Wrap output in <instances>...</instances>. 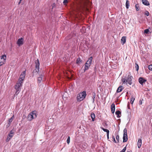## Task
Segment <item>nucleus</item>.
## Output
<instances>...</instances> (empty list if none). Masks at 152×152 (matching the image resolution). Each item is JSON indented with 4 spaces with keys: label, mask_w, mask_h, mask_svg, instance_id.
I'll return each instance as SVG.
<instances>
[{
    "label": "nucleus",
    "mask_w": 152,
    "mask_h": 152,
    "mask_svg": "<svg viewBox=\"0 0 152 152\" xmlns=\"http://www.w3.org/2000/svg\"><path fill=\"white\" fill-rule=\"evenodd\" d=\"M91 3L88 0H81L75 5L73 8L75 12L88 11L87 7H90Z\"/></svg>",
    "instance_id": "1"
},
{
    "label": "nucleus",
    "mask_w": 152,
    "mask_h": 152,
    "mask_svg": "<svg viewBox=\"0 0 152 152\" xmlns=\"http://www.w3.org/2000/svg\"><path fill=\"white\" fill-rule=\"evenodd\" d=\"M86 91H83L79 94L77 96V99L78 101H81L83 100L86 97Z\"/></svg>",
    "instance_id": "2"
},
{
    "label": "nucleus",
    "mask_w": 152,
    "mask_h": 152,
    "mask_svg": "<svg viewBox=\"0 0 152 152\" xmlns=\"http://www.w3.org/2000/svg\"><path fill=\"white\" fill-rule=\"evenodd\" d=\"M133 78L132 76L129 75L127 78L123 77L121 79V80L123 83H126V84H129L130 85L132 84V79Z\"/></svg>",
    "instance_id": "3"
},
{
    "label": "nucleus",
    "mask_w": 152,
    "mask_h": 152,
    "mask_svg": "<svg viewBox=\"0 0 152 152\" xmlns=\"http://www.w3.org/2000/svg\"><path fill=\"white\" fill-rule=\"evenodd\" d=\"M37 117V114L36 111H33L30 113L27 117V119L29 121H31L33 119Z\"/></svg>",
    "instance_id": "4"
},
{
    "label": "nucleus",
    "mask_w": 152,
    "mask_h": 152,
    "mask_svg": "<svg viewBox=\"0 0 152 152\" xmlns=\"http://www.w3.org/2000/svg\"><path fill=\"white\" fill-rule=\"evenodd\" d=\"M6 58L7 56L5 55H3L0 57V66L5 64Z\"/></svg>",
    "instance_id": "5"
},
{
    "label": "nucleus",
    "mask_w": 152,
    "mask_h": 152,
    "mask_svg": "<svg viewBox=\"0 0 152 152\" xmlns=\"http://www.w3.org/2000/svg\"><path fill=\"white\" fill-rule=\"evenodd\" d=\"M124 135L123 137V142H126L128 140L127 130L126 128H125L124 130Z\"/></svg>",
    "instance_id": "6"
},
{
    "label": "nucleus",
    "mask_w": 152,
    "mask_h": 152,
    "mask_svg": "<svg viewBox=\"0 0 152 152\" xmlns=\"http://www.w3.org/2000/svg\"><path fill=\"white\" fill-rule=\"evenodd\" d=\"M26 75V71H23L21 74L20 76L19 79L18 81H20L21 83H23V80Z\"/></svg>",
    "instance_id": "7"
},
{
    "label": "nucleus",
    "mask_w": 152,
    "mask_h": 152,
    "mask_svg": "<svg viewBox=\"0 0 152 152\" xmlns=\"http://www.w3.org/2000/svg\"><path fill=\"white\" fill-rule=\"evenodd\" d=\"M14 133L12 130H11L9 134L8 135L7 138L6 140V142H7L10 140L12 137L13 136Z\"/></svg>",
    "instance_id": "8"
},
{
    "label": "nucleus",
    "mask_w": 152,
    "mask_h": 152,
    "mask_svg": "<svg viewBox=\"0 0 152 152\" xmlns=\"http://www.w3.org/2000/svg\"><path fill=\"white\" fill-rule=\"evenodd\" d=\"M17 44H18L19 46L22 45L23 44V39L21 37L18 39L17 42Z\"/></svg>",
    "instance_id": "9"
},
{
    "label": "nucleus",
    "mask_w": 152,
    "mask_h": 152,
    "mask_svg": "<svg viewBox=\"0 0 152 152\" xmlns=\"http://www.w3.org/2000/svg\"><path fill=\"white\" fill-rule=\"evenodd\" d=\"M138 81L142 85H143V83H145L146 80L144 79L143 78L140 77L138 79Z\"/></svg>",
    "instance_id": "10"
},
{
    "label": "nucleus",
    "mask_w": 152,
    "mask_h": 152,
    "mask_svg": "<svg viewBox=\"0 0 152 152\" xmlns=\"http://www.w3.org/2000/svg\"><path fill=\"white\" fill-rule=\"evenodd\" d=\"M111 108L112 113H114L115 109V105L114 103L112 104L111 106Z\"/></svg>",
    "instance_id": "11"
},
{
    "label": "nucleus",
    "mask_w": 152,
    "mask_h": 152,
    "mask_svg": "<svg viewBox=\"0 0 152 152\" xmlns=\"http://www.w3.org/2000/svg\"><path fill=\"white\" fill-rule=\"evenodd\" d=\"M93 59V58L92 57H91L88 59V60L87 61L86 63V64H87L88 65H89L91 66L92 61Z\"/></svg>",
    "instance_id": "12"
},
{
    "label": "nucleus",
    "mask_w": 152,
    "mask_h": 152,
    "mask_svg": "<svg viewBox=\"0 0 152 152\" xmlns=\"http://www.w3.org/2000/svg\"><path fill=\"white\" fill-rule=\"evenodd\" d=\"M15 89L16 91L14 95V96H15L16 95L17 96L19 93L20 91L21 88H16L15 87Z\"/></svg>",
    "instance_id": "13"
},
{
    "label": "nucleus",
    "mask_w": 152,
    "mask_h": 152,
    "mask_svg": "<svg viewBox=\"0 0 152 152\" xmlns=\"http://www.w3.org/2000/svg\"><path fill=\"white\" fill-rule=\"evenodd\" d=\"M23 83H21L20 81H18V83H16L15 86V88H20V87L22 86Z\"/></svg>",
    "instance_id": "14"
},
{
    "label": "nucleus",
    "mask_w": 152,
    "mask_h": 152,
    "mask_svg": "<svg viewBox=\"0 0 152 152\" xmlns=\"http://www.w3.org/2000/svg\"><path fill=\"white\" fill-rule=\"evenodd\" d=\"M142 145V140L141 139H139L137 142V146L139 148H140Z\"/></svg>",
    "instance_id": "15"
},
{
    "label": "nucleus",
    "mask_w": 152,
    "mask_h": 152,
    "mask_svg": "<svg viewBox=\"0 0 152 152\" xmlns=\"http://www.w3.org/2000/svg\"><path fill=\"white\" fill-rule=\"evenodd\" d=\"M43 75H40L38 77V81L39 83H40L42 80Z\"/></svg>",
    "instance_id": "16"
},
{
    "label": "nucleus",
    "mask_w": 152,
    "mask_h": 152,
    "mask_svg": "<svg viewBox=\"0 0 152 152\" xmlns=\"http://www.w3.org/2000/svg\"><path fill=\"white\" fill-rule=\"evenodd\" d=\"M126 41V37H122L121 39V42L123 45H124Z\"/></svg>",
    "instance_id": "17"
},
{
    "label": "nucleus",
    "mask_w": 152,
    "mask_h": 152,
    "mask_svg": "<svg viewBox=\"0 0 152 152\" xmlns=\"http://www.w3.org/2000/svg\"><path fill=\"white\" fill-rule=\"evenodd\" d=\"M142 3L144 5L146 6H148L149 5V2L147 0H142Z\"/></svg>",
    "instance_id": "18"
},
{
    "label": "nucleus",
    "mask_w": 152,
    "mask_h": 152,
    "mask_svg": "<svg viewBox=\"0 0 152 152\" xmlns=\"http://www.w3.org/2000/svg\"><path fill=\"white\" fill-rule=\"evenodd\" d=\"M115 114L117 115V117L118 118L120 117L121 116L120 115H121V112L119 110H117L115 112Z\"/></svg>",
    "instance_id": "19"
},
{
    "label": "nucleus",
    "mask_w": 152,
    "mask_h": 152,
    "mask_svg": "<svg viewBox=\"0 0 152 152\" xmlns=\"http://www.w3.org/2000/svg\"><path fill=\"white\" fill-rule=\"evenodd\" d=\"M91 116L92 119V121H94L95 120V114L94 113H91Z\"/></svg>",
    "instance_id": "20"
},
{
    "label": "nucleus",
    "mask_w": 152,
    "mask_h": 152,
    "mask_svg": "<svg viewBox=\"0 0 152 152\" xmlns=\"http://www.w3.org/2000/svg\"><path fill=\"white\" fill-rule=\"evenodd\" d=\"M85 68L84 69V71L85 72L86 70H88L89 68L90 65H89L85 64Z\"/></svg>",
    "instance_id": "21"
},
{
    "label": "nucleus",
    "mask_w": 152,
    "mask_h": 152,
    "mask_svg": "<svg viewBox=\"0 0 152 152\" xmlns=\"http://www.w3.org/2000/svg\"><path fill=\"white\" fill-rule=\"evenodd\" d=\"M37 62L36 63V69H37L38 70H39V63L38 59L37 60Z\"/></svg>",
    "instance_id": "22"
},
{
    "label": "nucleus",
    "mask_w": 152,
    "mask_h": 152,
    "mask_svg": "<svg viewBox=\"0 0 152 152\" xmlns=\"http://www.w3.org/2000/svg\"><path fill=\"white\" fill-rule=\"evenodd\" d=\"M122 86H120L118 87L116 91L117 93H119L122 91L123 89V88H122Z\"/></svg>",
    "instance_id": "23"
},
{
    "label": "nucleus",
    "mask_w": 152,
    "mask_h": 152,
    "mask_svg": "<svg viewBox=\"0 0 152 152\" xmlns=\"http://www.w3.org/2000/svg\"><path fill=\"white\" fill-rule=\"evenodd\" d=\"M129 1L127 0L126 1V9H128L129 8Z\"/></svg>",
    "instance_id": "24"
},
{
    "label": "nucleus",
    "mask_w": 152,
    "mask_h": 152,
    "mask_svg": "<svg viewBox=\"0 0 152 152\" xmlns=\"http://www.w3.org/2000/svg\"><path fill=\"white\" fill-rule=\"evenodd\" d=\"M82 62V60L80 58H77L76 60V63L77 64H80Z\"/></svg>",
    "instance_id": "25"
},
{
    "label": "nucleus",
    "mask_w": 152,
    "mask_h": 152,
    "mask_svg": "<svg viewBox=\"0 0 152 152\" xmlns=\"http://www.w3.org/2000/svg\"><path fill=\"white\" fill-rule=\"evenodd\" d=\"M101 128L103 130V131L107 132V134L109 133V131L108 130L104 129L102 127H101Z\"/></svg>",
    "instance_id": "26"
},
{
    "label": "nucleus",
    "mask_w": 152,
    "mask_h": 152,
    "mask_svg": "<svg viewBox=\"0 0 152 152\" xmlns=\"http://www.w3.org/2000/svg\"><path fill=\"white\" fill-rule=\"evenodd\" d=\"M119 135L117 133L116 134V138L118 142H119Z\"/></svg>",
    "instance_id": "27"
},
{
    "label": "nucleus",
    "mask_w": 152,
    "mask_h": 152,
    "mask_svg": "<svg viewBox=\"0 0 152 152\" xmlns=\"http://www.w3.org/2000/svg\"><path fill=\"white\" fill-rule=\"evenodd\" d=\"M134 98L133 97H131L130 98V102L131 104H132L134 100Z\"/></svg>",
    "instance_id": "28"
},
{
    "label": "nucleus",
    "mask_w": 152,
    "mask_h": 152,
    "mask_svg": "<svg viewBox=\"0 0 152 152\" xmlns=\"http://www.w3.org/2000/svg\"><path fill=\"white\" fill-rule=\"evenodd\" d=\"M135 64V68L136 70L137 71H138L139 69V66H138V65L137 64Z\"/></svg>",
    "instance_id": "29"
},
{
    "label": "nucleus",
    "mask_w": 152,
    "mask_h": 152,
    "mask_svg": "<svg viewBox=\"0 0 152 152\" xmlns=\"http://www.w3.org/2000/svg\"><path fill=\"white\" fill-rule=\"evenodd\" d=\"M136 10L137 11H138L139 10L140 8L138 5L136 4L135 5Z\"/></svg>",
    "instance_id": "30"
},
{
    "label": "nucleus",
    "mask_w": 152,
    "mask_h": 152,
    "mask_svg": "<svg viewBox=\"0 0 152 152\" xmlns=\"http://www.w3.org/2000/svg\"><path fill=\"white\" fill-rule=\"evenodd\" d=\"M14 118V115H13L11 118L9 120V124H10L12 121L13 118Z\"/></svg>",
    "instance_id": "31"
},
{
    "label": "nucleus",
    "mask_w": 152,
    "mask_h": 152,
    "mask_svg": "<svg viewBox=\"0 0 152 152\" xmlns=\"http://www.w3.org/2000/svg\"><path fill=\"white\" fill-rule=\"evenodd\" d=\"M70 137L69 136L68 137L67 140V142L68 144H69V143L70 142Z\"/></svg>",
    "instance_id": "32"
},
{
    "label": "nucleus",
    "mask_w": 152,
    "mask_h": 152,
    "mask_svg": "<svg viewBox=\"0 0 152 152\" xmlns=\"http://www.w3.org/2000/svg\"><path fill=\"white\" fill-rule=\"evenodd\" d=\"M148 69L151 71H152V64L149 65L148 66Z\"/></svg>",
    "instance_id": "33"
},
{
    "label": "nucleus",
    "mask_w": 152,
    "mask_h": 152,
    "mask_svg": "<svg viewBox=\"0 0 152 152\" xmlns=\"http://www.w3.org/2000/svg\"><path fill=\"white\" fill-rule=\"evenodd\" d=\"M126 150V146H125L122 150L120 152H125Z\"/></svg>",
    "instance_id": "34"
},
{
    "label": "nucleus",
    "mask_w": 152,
    "mask_h": 152,
    "mask_svg": "<svg viewBox=\"0 0 152 152\" xmlns=\"http://www.w3.org/2000/svg\"><path fill=\"white\" fill-rule=\"evenodd\" d=\"M112 138L113 140V141L115 142V143H116L117 142L115 140V137H114V136L113 135L112 136Z\"/></svg>",
    "instance_id": "35"
},
{
    "label": "nucleus",
    "mask_w": 152,
    "mask_h": 152,
    "mask_svg": "<svg viewBox=\"0 0 152 152\" xmlns=\"http://www.w3.org/2000/svg\"><path fill=\"white\" fill-rule=\"evenodd\" d=\"M145 14L148 16L149 15V12L148 11H146L145 12Z\"/></svg>",
    "instance_id": "36"
},
{
    "label": "nucleus",
    "mask_w": 152,
    "mask_h": 152,
    "mask_svg": "<svg viewBox=\"0 0 152 152\" xmlns=\"http://www.w3.org/2000/svg\"><path fill=\"white\" fill-rule=\"evenodd\" d=\"M149 30L148 29H146L144 30V33L148 34V32Z\"/></svg>",
    "instance_id": "37"
},
{
    "label": "nucleus",
    "mask_w": 152,
    "mask_h": 152,
    "mask_svg": "<svg viewBox=\"0 0 152 152\" xmlns=\"http://www.w3.org/2000/svg\"><path fill=\"white\" fill-rule=\"evenodd\" d=\"M95 93L93 94V102H94V99H95Z\"/></svg>",
    "instance_id": "38"
},
{
    "label": "nucleus",
    "mask_w": 152,
    "mask_h": 152,
    "mask_svg": "<svg viewBox=\"0 0 152 152\" xmlns=\"http://www.w3.org/2000/svg\"><path fill=\"white\" fill-rule=\"evenodd\" d=\"M142 104V101L140 100L139 102V105H141Z\"/></svg>",
    "instance_id": "39"
},
{
    "label": "nucleus",
    "mask_w": 152,
    "mask_h": 152,
    "mask_svg": "<svg viewBox=\"0 0 152 152\" xmlns=\"http://www.w3.org/2000/svg\"><path fill=\"white\" fill-rule=\"evenodd\" d=\"M68 0H64L63 1V3L65 4L67 2Z\"/></svg>",
    "instance_id": "40"
},
{
    "label": "nucleus",
    "mask_w": 152,
    "mask_h": 152,
    "mask_svg": "<svg viewBox=\"0 0 152 152\" xmlns=\"http://www.w3.org/2000/svg\"><path fill=\"white\" fill-rule=\"evenodd\" d=\"M109 133H108L107 134V139H109Z\"/></svg>",
    "instance_id": "41"
},
{
    "label": "nucleus",
    "mask_w": 152,
    "mask_h": 152,
    "mask_svg": "<svg viewBox=\"0 0 152 152\" xmlns=\"http://www.w3.org/2000/svg\"><path fill=\"white\" fill-rule=\"evenodd\" d=\"M55 6V4H54L52 6V9H53V7Z\"/></svg>",
    "instance_id": "42"
},
{
    "label": "nucleus",
    "mask_w": 152,
    "mask_h": 152,
    "mask_svg": "<svg viewBox=\"0 0 152 152\" xmlns=\"http://www.w3.org/2000/svg\"><path fill=\"white\" fill-rule=\"evenodd\" d=\"M21 2V1H20L18 3V4H19Z\"/></svg>",
    "instance_id": "43"
},
{
    "label": "nucleus",
    "mask_w": 152,
    "mask_h": 152,
    "mask_svg": "<svg viewBox=\"0 0 152 152\" xmlns=\"http://www.w3.org/2000/svg\"><path fill=\"white\" fill-rule=\"evenodd\" d=\"M22 0H20V1H21Z\"/></svg>",
    "instance_id": "44"
},
{
    "label": "nucleus",
    "mask_w": 152,
    "mask_h": 152,
    "mask_svg": "<svg viewBox=\"0 0 152 152\" xmlns=\"http://www.w3.org/2000/svg\"><path fill=\"white\" fill-rule=\"evenodd\" d=\"M64 97V96H63V98Z\"/></svg>",
    "instance_id": "45"
}]
</instances>
